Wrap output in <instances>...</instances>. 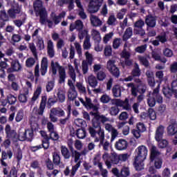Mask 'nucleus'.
<instances>
[{
    "mask_svg": "<svg viewBox=\"0 0 177 177\" xmlns=\"http://www.w3.org/2000/svg\"><path fill=\"white\" fill-rule=\"evenodd\" d=\"M147 147L144 145L139 146L135 151V158L133 165L136 171L145 169L144 161L147 157Z\"/></svg>",
    "mask_w": 177,
    "mask_h": 177,
    "instance_id": "1",
    "label": "nucleus"
},
{
    "mask_svg": "<svg viewBox=\"0 0 177 177\" xmlns=\"http://www.w3.org/2000/svg\"><path fill=\"white\" fill-rule=\"evenodd\" d=\"M127 88H131V95L133 97H137V103L140 104V102L143 100V95L146 93L147 86L145 84H135L133 82H130L127 84ZM138 93L140 95L138 96Z\"/></svg>",
    "mask_w": 177,
    "mask_h": 177,
    "instance_id": "2",
    "label": "nucleus"
},
{
    "mask_svg": "<svg viewBox=\"0 0 177 177\" xmlns=\"http://www.w3.org/2000/svg\"><path fill=\"white\" fill-rule=\"evenodd\" d=\"M56 103H57L56 95L49 96L48 98L47 95H42L39 109L37 111L38 115H44L46 107L51 109Z\"/></svg>",
    "mask_w": 177,
    "mask_h": 177,
    "instance_id": "3",
    "label": "nucleus"
},
{
    "mask_svg": "<svg viewBox=\"0 0 177 177\" xmlns=\"http://www.w3.org/2000/svg\"><path fill=\"white\" fill-rule=\"evenodd\" d=\"M57 68L59 73V84H64L66 82V78H67V75L66 74V68L64 66H60L59 62H51V71L53 75H56L57 74Z\"/></svg>",
    "mask_w": 177,
    "mask_h": 177,
    "instance_id": "4",
    "label": "nucleus"
},
{
    "mask_svg": "<svg viewBox=\"0 0 177 177\" xmlns=\"http://www.w3.org/2000/svg\"><path fill=\"white\" fill-rule=\"evenodd\" d=\"M150 150V161L151 162H153V161L155 160L154 166L156 169H161V167H162V158H158L160 154H161V152L158 151L157 149V147H156L153 145H151L149 147Z\"/></svg>",
    "mask_w": 177,
    "mask_h": 177,
    "instance_id": "5",
    "label": "nucleus"
},
{
    "mask_svg": "<svg viewBox=\"0 0 177 177\" xmlns=\"http://www.w3.org/2000/svg\"><path fill=\"white\" fill-rule=\"evenodd\" d=\"M90 115H92L93 118L92 119V125L95 129H99V131H104L102 129L101 124H104L108 122L109 119L104 115H100L99 113L90 112Z\"/></svg>",
    "mask_w": 177,
    "mask_h": 177,
    "instance_id": "6",
    "label": "nucleus"
},
{
    "mask_svg": "<svg viewBox=\"0 0 177 177\" xmlns=\"http://www.w3.org/2000/svg\"><path fill=\"white\" fill-rule=\"evenodd\" d=\"M33 8H34V10L36 16L37 17L39 16V17H41V21L44 23L48 12L46 11V8L44 7V5L42 4V1L36 0L33 3Z\"/></svg>",
    "mask_w": 177,
    "mask_h": 177,
    "instance_id": "7",
    "label": "nucleus"
},
{
    "mask_svg": "<svg viewBox=\"0 0 177 177\" xmlns=\"http://www.w3.org/2000/svg\"><path fill=\"white\" fill-rule=\"evenodd\" d=\"M164 136V126L160 125L156 131L155 139L159 142V147L160 149H165L168 146V141L167 140H162Z\"/></svg>",
    "mask_w": 177,
    "mask_h": 177,
    "instance_id": "8",
    "label": "nucleus"
},
{
    "mask_svg": "<svg viewBox=\"0 0 177 177\" xmlns=\"http://www.w3.org/2000/svg\"><path fill=\"white\" fill-rule=\"evenodd\" d=\"M106 68L110 74H111L113 77H115V78L120 77V68L115 66V60L109 59L106 63Z\"/></svg>",
    "mask_w": 177,
    "mask_h": 177,
    "instance_id": "9",
    "label": "nucleus"
},
{
    "mask_svg": "<svg viewBox=\"0 0 177 177\" xmlns=\"http://www.w3.org/2000/svg\"><path fill=\"white\" fill-rule=\"evenodd\" d=\"M167 133L169 136H174V135L176 134L174 137V139L172 140L173 145H177V122L175 120H171L170 122V124L167 127Z\"/></svg>",
    "mask_w": 177,
    "mask_h": 177,
    "instance_id": "10",
    "label": "nucleus"
},
{
    "mask_svg": "<svg viewBox=\"0 0 177 177\" xmlns=\"http://www.w3.org/2000/svg\"><path fill=\"white\" fill-rule=\"evenodd\" d=\"M72 157L75 158V162H77L74 166L72 167V169L71 171V176L74 177L75 176L77 171H78V168L81 167V160H80V158L81 157V153H80L78 151L75 150L73 151V156Z\"/></svg>",
    "mask_w": 177,
    "mask_h": 177,
    "instance_id": "11",
    "label": "nucleus"
},
{
    "mask_svg": "<svg viewBox=\"0 0 177 177\" xmlns=\"http://www.w3.org/2000/svg\"><path fill=\"white\" fill-rule=\"evenodd\" d=\"M50 17L55 26H57L62 21V19H64L66 17V12L62 11L59 15H56L55 12H52L50 14Z\"/></svg>",
    "mask_w": 177,
    "mask_h": 177,
    "instance_id": "12",
    "label": "nucleus"
},
{
    "mask_svg": "<svg viewBox=\"0 0 177 177\" xmlns=\"http://www.w3.org/2000/svg\"><path fill=\"white\" fill-rule=\"evenodd\" d=\"M145 24H147V27H149L150 28H154V27H156V24H157V19L156 17L149 14L146 16Z\"/></svg>",
    "mask_w": 177,
    "mask_h": 177,
    "instance_id": "13",
    "label": "nucleus"
},
{
    "mask_svg": "<svg viewBox=\"0 0 177 177\" xmlns=\"http://www.w3.org/2000/svg\"><path fill=\"white\" fill-rule=\"evenodd\" d=\"M5 132L6 134V138L8 139H16L17 136V133L15 130H12V127H10V124H6L5 128Z\"/></svg>",
    "mask_w": 177,
    "mask_h": 177,
    "instance_id": "14",
    "label": "nucleus"
},
{
    "mask_svg": "<svg viewBox=\"0 0 177 177\" xmlns=\"http://www.w3.org/2000/svg\"><path fill=\"white\" fill-rule=\"evenodd\" d=\"M115 147L117 150H127L128 148V142L124 139H120L115 144Z\"/></svg>",
    "mask_w": 177,
    "mask_h": 177,
    "instance_id": "15",
    "label": "nucleus"
},
{
    "mask_svg": "<svg viewBox=\"0 0 177 177\" xmlns=\"http://www.w3.org/2000/svg\"><path fill=\"white\" fill-rule=\"evenodd\" d=\"M20 12H21L20 7H13L8 10V15H9L10 19H16L17 15H20Z\"/></svg>",
    "mask_w": 177,
    "mask_h": 177,
    "instance_id": "16",
    "label": "nucleus"
},
{
    "mask_svg": "<svg viewBox=\"0 0 177 177\" xmlns=\"http://www.w3.org/2000/svg\"><path fill=\"white\" fill-rule=\"evenodd\" d=\"M40 72L43 77L48 73V58L46 57H43L41 59Z\"/></svg>",
    "mask_w": 177,
    "mask_h": 177,
    "instance_id": "17",
    "label": "nucleus"
},
{
    "mask_svg": "<svg viewBox=\"0 0 177 177\" xmlns=\"http://www.w3.org/2000/svg\"><path fill=\"white\" fill-rule=\"evenodd\" d=\"M27 135V142H32V139H34V131L37 132L38 131V124H37V127L33 129V127H31V129H25Z\"/></svg>",
    "mask_w": 177,
    "mask_h": 177,
    "instance_id": "18",
    "label": "nucleus"
},
{
    "mask_svg": "<svg viewBox=\"0 0 177 177\" xmlns=\"http://www.w3.org/2000/svg\"><path fill=\"white\" fill-rule=\"evenodd\" d=\"M29 93L30 91H28V88H24V93L19 94L18 100L20 102V103H27Z\"/></svg>",
    "mask_w": 177,
    "mask_h": 177,
    "instance_id": "19",
    "label": "nucleus"
},
{
    "mask_svg": "<svg viewBox=\"0 0 177 177\" xmlns=\"http://www.w3.org/2000/svg\"><path fill=\"white\" fill-rule=\"evenodd\" d=\"M151 96H153V97H156V102L159 104H162L163 100L162 96L160 94V87H156L153 91Z\"/></svg>",
    "mask_w": 177,
    "mask_h": 177,
    "instance_id": "20",
    "label": "nucleus"
},
{
    "mask_svg": "<svg viewBox=\"0 0 177 177\" xmlns=\"http://www.w3.org/2000/svg\"><path fill=\"white\" fill-rule=\"evenodd\" d=\"M47 53L50 59L55 57V49L53 46V41H52V40L48 41Z\"/></svg>",
    "mask_w": 177,
    "mask_h": 177,
    "instance_id": "21",
    "label": "nucleus"
},
{
    "mask_svg": "<svg viewBox=\"0 0 177 177\" xmlns=\"http://www.w3.org/2000/svg\"><path fill=\"white\" fill-rule=\"evenodd\" d=\"M77 96H78V93L75 90V87H73V88H69L68 91V99L70 102H73L77 99Z\"/></svg>",
    "mask_w": 177,
    "mask_h": 177,
    "instance_id": "22",
    "label": "nucleus"
},
{
    "mask_svg": "<svg viewBox=\"0 0 177 177\" xmlns=\"http://www.w3.org/2000/svg\"><path fill=\"white\" fill-rule=\"evenodd\" d=\"M162 91L163 95L165 97H167V99H169L174 95V90H172V88L169 87V86H164Z\"/></svg>",
    "mask_w": 177,
    "mask_h": 177,
    "instance_id": "23",
    "label": "nucleus"
},
{
    "mask_svg": "<svg viewBox=\"0 0 177 177\" xmlns=\"http://www.w3.org/2000/svg\"><path fill=\"white\" fill-rule=\"evenodd\" d=\"M87 82L89 86H91V88H95L97 86V84H98L97 79L93 75H91L88 77Z\"/></svg>",
    "mask_w": 177,
    "mask_h": 177,
    "instance_id": "24",
    "label": "nucleus"
},
{
    "mask_svg": "<svg viewBox=\"0 0 177 177\" xmlns=\"http://www.w3.org/2000/svg\"><path fill=\"white\" fill-rule=\"evenodd\" d=\"M99 146H102L103 150L105 151H109V147H110V142L109 141L106 140L104 141V133H101V140L100 142Z\"/></svg>",
    "mask_w": 177,
    "mask_h": 177,
    "instance_id": "25",
    "label": "nucleus"
},
{
    "mask_svg": "<svg viewBox=\"0 0 177 177\" xmlns=\"http://www.w3.org/2000/svg\"><path fill=\"white\" fill-rule=\"evenodd\" d=\"M61 153L64 160H68L71 157V153H70L68 148L64 145L61 146Z\"/></svg>",
    "mask_w": 177,
    "mask_h": 177,
    "instance_id": "26",
    "label": "nucleus"
},
{
    "mask_svg": "<svg viewBox=\"0 0 177 177\" xmlns=\"http://www.w3.org/2000/svg\"><path fill=\"white\" fill-rule=\"evenodd\" d=\"M133 35V31L132 30L131 27H129L124 31V33L122 36V41H127L132 35Z\"/></svg>",
    "mask_w": 177,
    "mask_h": 177,
    "instance_id": "27",
    "label": "nucleus"
},
{
    "mask_svg": "<svg viewBox=\"0 0 177 177\" xmlns=\"http://www.w3.org/2000/svg\"><path fill=\"white\" fill-rule=\"evenodd\" d=\"M71 115V106L68 105V106H67V116L64 119H60L59 120V123L62 125H66V124H67V121H68V120H70Z\"/></svg>",
    "mask_w": 177,
    "mask_h": 177,
    "instance_id": "28",
    "label": "nucleus"
},
{
    "mask_svg": "<svg viewBox=\"0 0 177 177\" xmlns=\"http://www.w3.org/2000/svg\"><path fill=\"white\" fill-rule=\"evenodd\" d=\"M57 100L59 103H64L66 102V92L63 90H58L57 93Z\"/></svg>",
    "mask_w": 177,
    "mask_h": 177,
    "instance_id": "29",
    "label": "nucleus"
},
{
    "mask_svg": "<svg viewBox=\"0 0 177 177\" xmlns=\"http://www.w3.org/2000/svg\"><path fill=\"white\" fill-rule=\"evenodd\" d=\"M112 93L114 97H120L121 96V87L118 84H115L112 88Z\"/></svg>",
    "mask_w": 177,
    "mask_h": 177,
    "instance_id": "30",
    "label": "nucleus"
},
{
    "mask_svg": "<svg viewBox=\"0 0 177 177\" xmlns=\"http://www.w3.org/2000/svg\"><path fill=\"white\" fill-rule=\"evenodd\" d=\"M11 67L15 70V71H21V64H20V62L19 59H12L11 63Z\"/></svg>",
    "mask_w": 177,
    "mask_h": 177,
    "instance_id": "31",
    "label": "nucleus"
},
{
    "mask_svg": "<svg viewBox=\"0 0 177 177\" xmlns=\"http://www.w3.org/2000/svg\"><path fill=\"white\" fill-rule=\"evenodd\" d=\"M51 114H53L54 115H57V117H64L66 113L63 111L62 109H57V108H53L50 110Z\"/></svg>",
    "mask_w": 177,
    "mask_h": 177,
    "instance_id": "32",
    "label": "nucleus"
},
{
    "mask_svg": "<svg viewBox=\"0 0 177 177\" xmlns=\"http://www.w3.org/2000/svg\"><path fill=\"white\" fill-rule=\"evenodd\" d=\"M1 157L3 159L12 160V157H13V152L10 149H8L7 151H2Z\"/></svg>",
    "mask_w": 177,
    "mask_h": 177,
    "instance_id": "33",
    "label": "nucleus"
},
{
    "mask_svg": "<svg viewBox=\"0 0 177 177\" xmlns=\"http://www.w3.org/2000/svg\"><path fill=\"white\" fill-rule=\"evenodd\" d=\"M42 92V87L41 86H37L36 91L33 93V96L32 97L31 101L35 102L39 97V95H41Z\"/></svg>",
    "mask_w": 177,
    "mask_h": 177,
    "instance_id": "34",
    "label": "nucleus"
},
{
    "mask_svg": "<svg viewBox=\"0 0 177 177\" xmlns=\"http://www.w3.org/2000/svg\"><path fill=\"white\" fill-rule=\"evenodd\" d=\"M76 136L78 139H84L86 136V131H85V128L78 129L76 131Z\"/></svg>",
    "mask_w": 177,
    "mask_h": 177,
    "instance_id": "35",
    "label": "nucleus"
},
{
    "mask_svg": "<svg viewBox=\"0 0 177 177\" xmlns=\"http://www.w3.org/2000/svg\"><path fill=\"white\" fill-rule=\"evenodd\" d=\"M126 124H129V125H134L135 124V120H133V116H131L129 121H124V122H119L118 127L120 129L121 128H124V127H125Z\"/></svg>",
    "mask_w": 177,
    "mask_h": 177,
    "instance_id": "36",
    "label": "nucleus"
},
{
    "mask_svg": "<svg viewBox=\"0 0 177 177\" xmlns=\"http://www.w3.org/2000/svg\"><path fill=\"white\" fill-rule=\"evenodd\" d=\"M91 46H92V44H91V36H86L83 44V48L85 50H89Z\"/></svg>",
    "mask_w": 177,
    "mask_h": 177,
    "instance_id": "37",
    "label": "nucleus"
},
{
    "mask_svg": "<svg viewBox=\"0 0 177 177\" xmlns=\"http://www.w3.org/2000/svg\"><path fill=\"white\" fill-rule=\"evenodd\" d=\"M15 156H16L17 162V167H19L20 166L21 160H23V151H21V149H17Z\"/></svg>",
    "mask_w": 177,
    "mask_h": 177,
    "instance_id": "38",
    "label": "nucleus"
},
{
    "mask_svg": "<svg viewBox=\"0 0 177 177\" xmlns=\"http://www.w3.org/2000/svg\"><path fill=\"white\" fill-rule=\"evenodd\" d=\"M0 20H2V21H4V22L9 21L10 20V17L9 16V14L6 13V11L1 10Z\"/></svg>",
    "mask_w": 177,
    "mask_h": 177,
    "instance_id": "39",
    "label": "nucleus"
},
{
    "mask_svg": "<svg viewBox=\"0 0 177 177\" xmlns=\"http://www.w3.org/2000/svg\"><path fill=\"white\" fill-rule=\"evenodd\" d=\"M91 24L95 27H99V26H102V21L97 18L96 16H92L90 19Z\"/></svg>",
    "mask_w": 177,
    "mask_h": 177,
    "instance_id": "40",
    "label": "nucleus"
},
{
    "mask_svg": "<svg viewBox=\"0 0 177 177\" xmlns=\"http://www.w3.org/2000/svg\"><path fill=\"white\" fill-rule=\"evenodd\" d=\"M7 100L8 102V104H10V106H13V104H15L17 102V97L15 96L12 94H8L7 95Z\"/></svg>",
    "mask_w": 177,
    "mask_h": 177,
    "instance_id": "41",
    "label": "nucleus"
},
{
    "mask_svg": "<svg viewBox=\"0 0 177 177\" xmlns=\"http://www.w3.org/2000/svg\"><path fill=\"white\" fill-rule=\"evenodd\" d=\"M39 23L44 26L45 23H48V28H52L53 27V21H52L50 19H48V12L46 13V16L44 18V21L42 22L41 21V17L39 18Z\"/></svg>",
    "mask_w": 177,
    "mask_h": 177,
    "instance_id": "42",
    "label": "nucleus"
},
{
    "mask_svg": "<svg viewBox=\"0 0 177 177\" xmlns=\"http://www.w3.org/2000/svg\"><path fill=\"white\" fill-rule=\"evenodd\" d=\"M140 68H139V65L136 64L135 68L131 71V75L135 78V77H140Z\"/></svg>",
    "mask_w": 177,
    "mask_h": 177,
    "instance_id": "43",
    "label": "nucleus"
},
{
    "mask_svg": "<svg viewBox=\"0 0 177 177\" xmlns=\"http://www.w3.org/2000/svg\"><path fill=\"white\" fill-rule=\"evenodd\" d=\"M75 125L79 128H85L86 127V122L82 119H76L75 120Z\"/></svg>",
    "mask_w": 177,
    "mask_h": 177,
    "instance_id": "44",
    "label": "nucleus"
},
{
    "mask_svg": "<svg viewBox=\"0 0 177 177\" xmlns=\"http://www.w3.org/2000/svg\"><path fill=\"white\" fill-rule=\"evenodd\" d=\"M29 49L32 52L34 57L35 59H38V53H37V47H35V44L34 43L29 44Z\"/></svg>",
    "mask_w": 177,
    "mask_h": 177,
    "instance_id": "45",
    "label": "nucleus"
},
{
    "mask_svg": "<svg viewBox=\"0 0 177 177\" xmlns=\"http://www.w3.org/2000/svg\"><path fill=\"white\" fill-rule=\"evenodd\" d=\"M147 103L149 107H154L156 103H157V97H153V95L149 96L147 100Z\"/></svg>",
    "mask_w": 177,
    "mask_h": 177,
    "instance_id": "46",
    "label": "nucleus"
},
{
    "mask_svg": "<svg viewBox=\"0 0 177 177\" xmlns=\"http://www.w3.org/2000/svg\"><path fill=\"white\" fill-rule=\"evenodd\" d=\"M79 39H82L83 38H86V37H91L89 35V31L86 29L79 30L78 34Z\"/></svg>",
    "mask_w": 177,
    "mask_h": 177,
    "instance_id": "47",
    "label": "nucleus"
},
{
    "mask_svg": "<svg viewBox=\"0 0 177 177\" xmlns=\"http://www.w3.org/2000/svg\"><path fill=\"white\" fill-rule=\"evenodd\" d=\"M151 55L152 58L154 59V60L158 62H162V63H167V59L161 60V55H160V53L156 51H152Z\"/></svg>",
    "mask_w": 177,
    "mask_h": 177,
    "instance_id": "48",
    "label": "nucleus"
},
{
    "mask_svg": "<svg viewBox=\"0 0 177 177\" xmlns=\"http://www.w3.org/2000/svg\"><path fill=\"white\" fill-rule=\"evenodd\" d=\"M93 39L97 44H100V41H102V37H100V32L97 30H94Z\"/></svg>",
    "mask_w": 177,
    "mask_h": 177,
    "instance_id": "49",
    "label": "nucleus"
},
{
    "mask_svg": "<svg viewBox=\"0 0 177 177\" xmlns=\"http://www.w3.org/2000/svg\"><path fill=\"white\" fill-rule=\"evenodd\" d=\"M100 100L101 103H103L104 104H107V103H109L110 101L111 100V97L107 95V94H104L101 96Z\"/></svg>",
    "mask_w": 177,
    "mask_h": 177,
    "instance_id": "50",
    "label": "nucleus"
},
{
    "mask_svg": "<svg viewBox=\"0 0 177 177\" xmlns=\"http://www.w3.org/2000/svg\"><path fill=\"white\" fill-rule=\"evenodd\" d=\"M54 88H55V81L51 80V81L48 82V83L46 86V92H48V93L52 92V91H53Z\"/></svg>",
    "mask_w": 177,
    "mask_h": 177,
    "instance_id": "51",
    "label": "nucleus"
},
{
    "mask_svg": "<svg viewBox=\"0 0 177 177\" xmlns=\"http://www.w3.org/2000/svg\"><path fill=\"white\" fill-rule=\"evenodd\" d=\"M60 154L57 153H54L53 155V162L55 165H59L60 164Z\"/></svg>",
    "mask_w": 177,
    "mask_h": 177,
    "instance_id": "52",
    "label": "nucleus"
},
{
    "mask_svg": "<svg viewBox=\"0 0 177 177\" xmlns=\"http://www.w3.org/2000/svg\"><path fill=\"white\" fill-rule=\"evenodd\" d=\"M139 60L146 68H148V67L150 66V62H149V60L145 57H140Z\"/></svg>",
    "mask_w": 177,
    "mask_h": 177,
    "instance_id": "53",
    "label": "nucleus"
},
{
    "mask_svg": "<svg viewBox=\"0 0 177 177\" xmlns=\"http://www.w3.org/2000/svg\"><path fill=\"white\" fill-rule=\"evenodd\" d=\"M148 113H149V118L152 121H154V120H156L157 118V115L156 114V111H154L153 109L149 108L148 109Z\"/></svg>",
    "mask_w": 177,
    "mask_h": 177,
    "instance_id": "54",
    "label": "nucleus"
},
{
    "mask_svg": "<svg viewBox=\"0 0 177 177\" xmlns=\"http://www.w3.org/2000/svg\"><path fill=\"white\" fill-rule=\"evenodd\" d=\"M111 161L112 164L117 165L120 162V156L117 153H113L111 156Z\"/></svg>",
    "mask_w": 177,
    "mask_h": 177,
    "instance_id": "55",
    "label": "nucleus"
},
{
    "mask_svg": "<svg viewBox=\"0 0 177 177\" xmlns=\"http://www.w3.org/2000/svg\"><path fill=\"white\" fill-rule=\"evenodd\" d=\"M86 56V62L87 64H89V66H92V63L93 62V57L91 53H89L88 51H86L85 53Z\"/></svg>",
    "mask_w": 177,
    "mask_h": 177,
    "instance_id": "56",
    "label": "nucleus"
},
{
    "mask_svg": "<svg viewBox=\"0 0 177 177\" xmlns=\"http://www.w3.org/2000/svg\"><path fill=\"white\" fill-rule=\"evenodd\" d=\"M23 118H24V113L23 112V110L18 111L17 115L15 117L16 122H20V121H21Z\"/></svg>",
    "mask_w": 177,
    "mask_h": 177,
    "instance_id": "57",
    "label": "nucleus"
},
{
    "mask_svg": "<svg viewBox=\"0 0 177 177\" xmlns=\"http://www.w3.org/2000/svg\"><path fill=\"white\" fill-rule=\"evenodd\" d=\"M146 49H147V45L144 44L136 47L135 51L137 52V53H145V52H146Z\"/></svg>",
    "mask_w": 177,
    "mask_h": 177,
    "instance_id": "58",
    "label": "nucleus"
},
{
    "mask_svg": "<svg viewBox=\"0 0 177 177\" xmlns=\"http://www.w3.org/2000/svg\"><path fill=\"white\" fill-rule=\"evenodd\" d=\"M37 46L39 50H44L45 49V43L43 38H39L37 41Z\"/></svg>",
    "mask_w": 177,
    "mask_h": 177,
    "instance_id": "59",
    "label": "nucleus"
},
{
    "mask_svg": "<svg viewBox=\"0 0 177 177\" xmlns=\"http://www.w3.org/2000/svg\"><path fill=\"white\" fill-rule=\"evenodd\" d=\"M97 132H99V129H97L96 130V128L93 127H90L88 128V133H90L91 138H96V133H97Z\"/></svg>",
    "mask_w": 177,
    "mask_h": 177,
    "instance_id": "60",
    "label": "nucleus"
},
{
    "mask_svg": "<svg viewBox=\"0 0 177 177\" xmlns=\"http://www.w3.org/2000/svg\"><path fill=\"white\" fill-rule=\"evenodd\" d=\"M109 111L111 115L115 116L118 115V113H120V108L117 106H111L109 109Z\"/></svg>",
    "mask_w": 177,
    "mask_h": 177,
    "instance_id": "61",
    "label": "nucleus"
},
{
    "mask_svg": "<svg viewBox=\"0 0 177 177\" xmlns=\"http://www.w3.org/2000/svg\"><path fill=\"white\" fill-rule=\"evenodd\" d=\"M35 64V59L33 57H29L26 61V67H32Z\"/></svg>",
    "mask_w": 177,
    "mask_h": 177,
    "instance_id": "62",
    "label": "nucleus"
},
{
    "mask_svg": "<svg viewBox=\"0 0 177 177\" xmlns=\"http://www.w3.org/2000/svg\"><path fill=\"white\" fill-rule=\"evenodd\" d=\"M171 89L173 90L174 97L177 99V80H174L171 82Z\"/></svg>",
    "mask_w": 177,
    "mask_h": 177,
    "instance_id": "63",
    "label": "nucleus"
},
{
    "mask_svg": "<svg viewBox=\"0 0 177 177\" xmlns=\"http://www.w3.org/2000/svg\"><path fill=\"white\" fill-rule=\"evenodd\" d=\"M121 45V39L116 38L113 41V49H118Z\"/></svg>",
    "mask_w": 177,
    "mask_h": 177,
    "instance_id": "64",
    "label": "nucleus"
}]
</instances>
